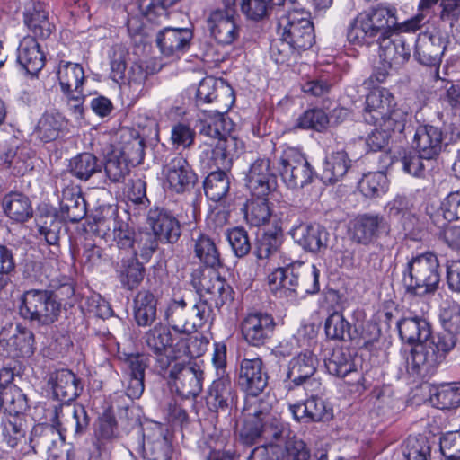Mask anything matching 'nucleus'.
Returning <instances> with one entry per match:
<instances>
[{"label":"nucleus","instance_id":"nucleus-22","mask_svg":"<svg viewBox=\"0 0 460 460\" xmlns=\"http://www.w3.org/2000/svg\"><path fill=\"white\" fill-rule=\"evenodd\" d=\"M166 183L176 193L189 190L196 182L197 175L189 162L181 155L172 158L163 170Z\"/></svg>","mask_w":460,"mask_h":460},{"label":"nucleus","instance_id":"nucleus-16","mask_svg":"<svg viewBox=\"0 0 460 460\" xmlns=\"http://www.w3.org/2000/svg\"><path fill=\"white\" fill-rule=\"evenodd\" d=\"M447 136L442 128L429 124L420 125L413 137V146L427 162L435 161L447 147Z\"/></svg>","mask_w":460,"mask_h":460},{"label":"nucleus","instance_id":"nucleus-10","mask_svg":"<svg viewBox=\"0 0 460 460\" xmlns=\"http://www.w3.org/2000/svg\"><path fill=\"white\" fill-rule=\"evenodd\" d=\"M143 345L147 355L155 360V367L161 375L166 374L175 357L170 351L173 346V336L170 328L161 323H156L143 335Z\"/></svg>","mask_w":460,"mask_h":460},{"label":"nucleus","instance_id":"nucleus-27","mask_svg":"<svg viewBox=\"0 0 460 460\" xmlns=\"http://www.w3.org/2000/svg\"><path fill=\"white\" fill-rule=\"evenodd\" d=\"M49 384L51 385L53 396L64 403L74 401L83 391L81 379L68 369L51 373Z\"/></svg>","mask_w":460,"mask_h":460},{"label":"nucleus","instance_id":"nucleus-30","mask_svg":"<svg viewBox=\"0 0 460 460\" xmlns=\"http://www.w3.org/2000/svg\"><path fill=\"white\" fill-rule=\"evenodd\" d=\"M120 261L117 264V273L124 288L133 290L137 288L144 279L145 268L137 258V251H131L128 254L119 252Z\"/></svg>","mask_w":460,"mask_h":460},{"label":"nucleus","instance_id":"nucleus-26","mask_svg":"<svg viewBox=\"0 0 460 460\" xmlns=\"http://www.w3.org/2000/svg\"><path fill=\"white\" fill-rule=\"evenodd\" d=\"M236 397L230 376H221L209 386L206 402L211 411H226L235 403Z\"/></svg>","mask_w":460,"mask_h":460},{"label":"nucleus","instance_id":"nucleus-57","mask_svg":"<svg viewBox=\"0 0 460 460\" xmlns=\"http://www.w3.org/2000/svg\"><path fill=\"white\" fill-rule=\"evenodd\" d=\"M388 179L382 172L364 174L358 183L362 194L367 198H376L388 190Z\"/></svg>","mask_w":460,"mask_h":460},{"label":"nucleus","instance_id":"nucleus-9","mask_svg":"<svg viewBox=\"0 0 460 460\" xmlns=\"http://www.w3.org/2000/svg\"><path fill=\"white\" fill-rule=\"evenodd\" d=\"M279 172L289 189H302L311 183L314 172L304 155L296 148L288 147L278 159Z\"/></svg>","mask_w":460,"mask_h":460},{"label":"nucleus","instance_id":"nucleus-23","mask_svg":"<svg viewBox=\"0 0 460 460\" xmlns=\"http://www.w3.org/2000/svg\"><path fill=\"white\" fill-rule=\"evenodd\" d=\"M147 223L161 241L174 243L181 234V227L177 218L163 208H151L147 214Z\"/></svg>","mask_w":460,"mask_h":460},{"label":"nucleus","instance_id":"nucleus-31","mask_svg":"<svg viewBox=\"0 0 460 460\" xmlns=\"http://www.w3.org/2000/svg\"><path fill=\"white\" fill-rule=\"evenodd\" d=\"M394 105V98L387 89H374L366 99L364 119L367 123L379 122L391 112Z\"/></svg>","mask_w":460,"mask_h":460},{"label":"nucleus","instance_id":"nucleus-14","mask_svg":"<svg viewBox=\"0 0 460 460\" xmlns=\"http://www.w3.org/2000/svg\"><path fill=\"white\" fill-rule=\"evenodd\" d=\"M0 348L12 358H29L35 350L34 334L22 324L4 326L0 331Z\"/></svg>","mask_w":460,"mask_h":460},{"label":"nucleus","instance_id":"nucleus-48","mask_svg":"<svg viewBox=\"0 0 460 460\" xmlns=\"http://www.w3.org/2000/svg\"><path fill=\"white\" fill-rule=\"evenodd\" d=\"M230 183V178L225 171L211 172L203 183L207 198L215 202L222 200L229 192Z\"/></svg>","mask_w":460,"mask_h":460},{"label":"nucleus","instance_id":"nucleus-15","mask_svg":"<svg viewBox=\"0 0 460 460\" xmlns=\"http://www.w3.org/2000/svg\"><path fill=\"white\" fill-rule=\"evenodd\" d=\"M276 323L268 313L248 314L241 323V332L245 341L254 347L266 344L273 336Z\"/></svg>","mask_w":460,"mask_h":460},{"label":"nucleus","instance_id":"nucleus-38","mask_svg":"<svg viewBox=\"0 0 460 460\" xmlns=\"http://www.w3.org/2000/svg\"><path fill=\"white\" fill-rule=\"evenodd\" d=\"M157 300L149 290H140L133 300L134 318L138 326H149L156 319Z\"/></svg>","mask_w":460,"mask_h":460},{"label":"nucleus","instance_id":"nucleus-17","mask_svg":"<svg viewBox=\"0 0 460 460\" xmlns=\"http://www.w3.org/2000/svg\"><path fill=\"white\" fill-rule=\"evenodd\" d=\"M63 442L60 430L53 425L37 424L30 431L29 444L25 448L27 455L45 451L49 458L58 460Z\"/></svg>","mask_w":460,"mask_h":460},{"label":"nucleus","instance_id":"nucleus-52","mask_svg":"<svg viewBox=\"0 0 460 460\" xmlns=\"http://www.w3.org/2000/svg\"><path fill=\"white\" fill-rule=\"evenodd\" d=\"M243 211L246 222L252 226L265 225L271 217V209L265 197H256L249 200Z\"/></svg>","mask_w":460,"mask_h":460},{"label":"nucleus","instance_id":"nucleus-40","mask_svg":"<svg viewBox=\"0 0 460 460\" xmlns=\"http://www.w3.org/2000/svg\"><path fill=\"white\" fill-rule=\"evenodd\" d=\"M58 77L61 89L66 95L83 92L84 72L79 64L61 61Z\"/></svg>","mask_w":460,"mask_h":460},{"label":"nucleus","instance_id":"nucleus-54","mask_svg":"<svg viewBox=\"0 0 460 460\" xmlns=\"http://www.w3.org/2000/svg\"><path fill=\"white\" fill-rule=\"evenodd\" d=\"M64 125L60 114L45 113L39 120L34 134L40 141L48 143L58 138Z\"/></svg>","mask_w":460,"mask_h":460},{"label":"nucleus","instance_id":"nucleus-53","mask_svg":"<svg viewBox=\"0 0 460 460\" xmlns=\"http://www.w3.org/2000/svg\"><path fill=\"white\" fill-rule=\"evenodd\" d=\"M194 241V252L201 262L213 269L221 266L219 252L209 236L199 234Z\"/></svg>","mask_w":460,"mask_h":460},{"label":"nucleus","instance_id":"nucleus-2","mask_svg":"<svg viewBox=\"0 0 460 460\" xmlns=\"http://www.w3.org/2000/svg\"><path fill=\"white\" fill-rule=\"evenodd\" d=\"M420 19L398 22L397 9L389 4H379L358 13L348 28V40L358 45L377 43L394 32H410Z\"/></svg>","mask_w":460,"mask_h":460},{"label":"nucleus","instance_id":"nucleus-41","mask_svg":"<svg viewBox=\"0 0 460 460\" xmlns=\"http://www.w3.org/2000/svg\"><path fill=\"white\" fill-rule=\"evenodd\" d=\"M0 161L15 176L23 175L33 168L31 157L24 146L7 147L0 155Z\"/></svg>","mask_w":460,"mask_h":460},{"label":"nucleus","instance_id":"nucleus-50","mask_svg":"<svg viewBox=\"0 0 460 460\" xmlns=\"http://www.w3.org/2000/svg\"><path fill=\"white\" fill-rule=\"evenodd\" d=\"M324 365L329 374L340 378H343L355 371V365L350 353L341 348L334 349L331 356L325 359Z\"/></svg>","mask_w":460,"mask_h":460},{"label":"nucleus","instance_id":"nucleus-39","mask_svg":"<svg viewBox=\"0 0 460 460\" xmlns=\"http://www.w3.org/2000/svg\"><path fill=\"white\" fill-rule=\"evenodd\" d=\"M137 444L148 460H168L170 457L171 446L160 429L149 434L146 440L145 434H142L137 438Z\"/></svg>","mask_w":460,"mask_h":460},{"label":"nucleus","instance_id":"nucleus-7","mask_svg":"<svg viewBox=\"0 0 460 460\" xmlns=\"http://www.w3.org/2000/svg\"><path fill=\"white\" fill-rule=\"evenodd\" d=\"M61 303L58 296L47 289H30L19 299V315L37 326H49L58 320Z\"/></svg>","mask_w":460,"mask_h":460},{"label":"nucleus","instance_id":"nucleus-49","mask_svg":"<svg viewBox=\"0 0 460 460\" xmlns=\"http://www.w3.org/2000/svg\"><path fill=\"white\" fill-rule=\"evenodd\" d=\"M230 93L232 89L224 84L223 81H217L214 77H206L202 79L197 89V102L210 103L213 102H219L222 95Z\"/></svg>","mask_w":460,"mask_h":460},{"label":"nucleus","instance_id":"nucleus-44","mask_svg":"<svg viewBox=\"0 0 460 460\" xmlns=\"http://www.w3.org/2000/svg\"><path fill=\"white\" fill-rule=\"evenodd\" d=\"M351 166V160L345 151H338L326 157L323 179L329 183H335L344 177Z\"/></svg>","mask_w":460,"mask_h":460},{"label":"nucleus","instance_id":"nucleus-1","mask_svg":"<svg viewBox=\"0 0 460 460\" xmlns=\"http://www.w3.org/2000/svg\"><path fill=\"white\" fill-rule=\"evenodd\" d=\"M397 328L402 341L414 344L406 357L407 372L413 378L433 376L456 345L450 333L432 335L429 323L421 316L403 317L397 322Z\"/></svg>","mask_w":460,"mask_h":460},{"label":"nucleus","instance_id":"nucleus-4","mask_svg":"<svg viewBox=\"0 0 460 460\" xmlns=\"http://www.w3.org/2000/svg\"><path fill=\"white\" fill-rule=\"evenodd\" d=\"M319 270L314 265L294 262L279 267L269 275L270 291L279 298L294 302L296 297L319 291Z\"/></svg>","mask_w":460,"mask_h":460},{"label":"nucleus","instance_id":"nucleus-21","mask_svg":"<svg viewBox=\"0 0 460 460\" xmlns=\"http://www.w3.org/2000/svg\"><path fill=\"white\" fill-rule=\"evenodd\" d=\"M317 358L312 351L305 350L294 357L288 367L287 378L290 388L293 386L305 385L308 390L313 386H319L320 383L312 379L316 371Z\"/></svg>","mask_w":460,"mask_h":460},{"label":"nucleus","instance_id":"nucleus-59","mask_svg":"<svg viewBox=\"0 0 460 460\" xmlns=\"http://www.w3.org/2000/svg\"><path fill=\"white\" fill-rule=\"evenodd\" d=\"M350 329V323L339 312L329 315L324 324L325 333L332 340L348 341L352 339Z\"/></svg>","mask_w":460,"mask_h":460},{"label":"nucleus","instance_id":"nucleus-13","mask_svg":"<svg viewBox=\"0 0 460 460\" xmlns=\"http://www.w3.org/2000/svg\"><path fill=\"white\" fill-rule=\"evenodd\" d=\"M224 8L213 10L208 19L211 35L223 45L233 43L239 37V27L235 22V0H223Z\"/></svg>","mask_w":460,"mask_h":460},{"label":"nucleus","instance_id":"nucleus-36","mask_svg":"<svg viewBox=\"0 0 460 460\" xmlns=\"http://www.w3.org/2000/svg\"><path fill=\"white\" fill-rule=\"evenodd\" d=\"M153 74L144 62H136L125 75L124 91L132 100H137L147 93L150 89L148 76Z\"/></svg>","mask_w":460,"mask_h":460},{"label":"nucleus","instance_id":"nucleus-47","mask_svg":"<svg viewBox=\"0 0 460 460\" xmlns=\"http://www.w3.org/2000/svg\"><path fill=\"white\" fill-rule=\"evenodd\" d=\"M429 401L433 406L441 410L456 408L460 404V385L445 384L430 391Z\"/></svg>","mask_w":460,"mask_h":460},{"label":"nucleus","instance_id":"nucleus-64","mask_svg":"<svg viewBox=\"0 0 460 460\" xmlns=\"http://www.w3.org/2000/svg\"><path fill=\"white\" fill-rule=\"evenodd\" d=\"M439 7V19L449 23L460 41V0H442Z\"/></svg>","mask_w":460,"mask_h":460},{"label":"nucleus","instance_id":"nucleus-19","mask_svg":"<svg viewBox=\"0 0 460 460\" xmlns=\"http://www.w3.org/2000/svg\"><path fill=\"white\" fill-rule=\"evenodd\" d=\"M246 186L254 197H266L277 188V175L269 158L254 161L246 175Z\"/></svg>","mask_w":460,"mask_h":460},{"label":"nucleus","instance_id":"nucleus-35","mask_svg":"<svg viewBox=\"0 0 460 460\" xmlns=\"http://www.w3.org/2000/svg\"><path fill=\"white\" fill-rule=\"evenodd\" d=\"M385 227L383 217L364 214L357 217L352 226V238L358 243L368 244L378 237L379 232Z\"/></svg>","mask_w":460,"mask_h":460},{"label":"nucleus","instance_id":"nucleus-43","mask_svg":"<svg viewBox=\"0 0 460 460\" xmlns=\"http://www.w3.org/2000/svg\"><path fill=\"white\" fill-rule=\"evenodd\" d=\"M3 208L4 213L16 222H24L33 215L29 198L18 192L10 193L4 198Z\"/></svg>","mask_w":460,"mask_h":460},{"label":"nucleus","instance_id":"nucleus-24","mask_svg":"<svg viewBox=\"0 0 460 460\" xmlns=\"http://www.w3.org/2000/svg\"><path fill=\"white\" fill-rule=\"evenodd\" d=\"M30 424L22 415H8L2 420V441L8 447L18 449L27 455L25 446L29 444Z\"/></svg>","mask_w":460,"mask_h":460},{"label":"nucleus","instance_id":"nucleus-8","mask_svg":"<svg viewBox=\"0 0 460 460\" xmlns=\"http://www.w3.org/2000/svg\"><path fill=\"white\" fill-rule=\"evenodd\" d=\"M232 128L231 121L222 113H217L199 119V134L217 142L212 151V159L217 167L223 169L232 165L234 157L238 151V140L230 133Z\"/></svg>","mask_w":460,"mask_h":460},{"label":"nucleus","instance_id":"nucleus-32","mask_svg":"<svg viewBox=\"0 0 460 460\" xmlns=\"http://www.w3.org/2000/svg\"><path fill=\"white\" fill-rule=\"evenodd\" d=\"M24 23L32 33L34 39L45 40L55 30L53 22L49 21V10L45 4L37 2L28 7L24 12Z\"/></svg>","mask_w":460,"mask_h":460},{"label":"nucleus","instance_id":"nucleus-42","mask_svg":"<svg viewBox=\"0 0 460 460\" xmlns=\"http://www.w3.org/2000/svg\"><path fill=\"white\" fill-rule=\"evenodd\" d=\"M165 320L176 332L190 333L195 331V323L191 322L187 304L183 299L174 300L169 304L165 311Z\"/></svg>","mask_w":460,"mask_h":460},{"label":"nucleus","instance_id":"nucleus-12","mask_svg":"<svg viewBox=\"0 0 460 460\" xmlns=\"http://www.w3.org/2000/svg\"><path fill=\"white\" fill-rule=\"evenodd\" d=\"M447 38L437 28L425 31L416 40L414 57L423 66L434 67L432 76L440 79L438 67L447 48Z\"/></svg>","mask_w":460,"mask_h":460},{"label":"nucleus","instance_id":"nucleus-61","mask_svg":"<svg viewBox=\"0 0 460 460\" xmlns=\"http://www.w3.org/2000/svg\"><path fill=\"white\" fill-rule=\"evenodd\" d=\"M119 408V421L126 432L135 431L139 438L143 434V429L140 420L139 410L131 405L118 406Z\"/></svg>","mask_w":460,"mask_h":460},{"label":"nucleus","instance_id":"nucleus-33","mask_svg":"<svg viewBox=\"0 0 460 460\" xmlns=\"http://www.w3.org/2000/svg\"><path fill=\"white\" fill-rule=\"evenodd\" d=\"M192 36V31L189 29L168 27L157 34L156 42L161 52L169 57L185 51Z\"/></svg>","mask_w":460,"mask_h":460},{"label":"nucleus","instance_id":"nucleus-46","mask_svg":"<svg viewBox=\"0 0 460 460\" xmlns=\"http://www.w3.org/2000/svg\"><path fill=\"white\" fill-rule=\"evenodd\" d=\"M283 243L281 230L267 231L258 236L254 253L260 260L279 257Z\"/></svg>","mask_w":460,"mask_h":460},{"label":"nucleus","instance_id":"nucleus-60","mask_svg":"<svg viewBox=\"0 0 460 460\" xmlns=\"http://www.w3.org/2000/svg\"><path fill=\"white\" fill-rule=\"evenodd\" d=\"M0 394L1 406L4 407L9 415H21L27 409L26 396L16 385L0 391Z\"/></svg>","mask_w":460,"mask_h":460},{"label":"nucleus","instance_id":"nucleus-29","mask_svg":"<svg viewBox=\"0 0 460 460\" xmlns=\"http://www.w3.org/2000/svg\"><path fill=\"white\" fill-rule=\"evenodd\" d=\"M45 55L34 37H24L17 49V62L28 75L35 76L45 66Z\"/></svg>","mask_w":460,"mask_h":460},{"label":"nucleus","instance_id":"nucleus-5","mask_svg":"<svg viewBox=\"0 0 460 460\" xmlns=\"http://www.w3.org/2000/svg\"><path fill=\"white\" fill-rule=\"evenodd\" d=\"M246 411L252 419L245 422L240 432L244 443L252 444L256 438L276 439L290 435L288 427L273 411L268 398H260L250 402Z\"/></svg>","mask_w":460,"mask_h":460},{"label":"nucleus","instance_id":"nucleus-37","mask_svg":"<svg viewBox=\"0 0 460 460\" xmlns=\"http://www.w3.org/2000/svg\"><path fill=\"white\" fill-rule=\"evenodd\" d=\"M119 146L115 149L120 156L125 158L132 165L139 164L145 155V140L138 132L126 128L120 132Z\"/></svg>","mask_w":460,"mask_h":460},{"label":"nucleus","instance_id":"nucleus-45","mask_svg":"<svg viewBox=\"0 0 460 460\" xmlns=\"http://www.w3.org/2000/svg\"><path fill=\"white\" fill-rule=\"evenodd\" d=\"M103 163L92 153L84 152L70 160L69 171L81 181H88L94 173L102 171Z\"/></svg>","mask_w":460,"mask_h":460},{"label":"nucleus","instance_id":"nucleus-18","mask_svg":"<svg viewBox=\"0 0 460 460\" xmlns=\"http://www.w3.org/2000/svg\"><path fill=\"white\" fill-rule=\"evenodd\" d=\"M295 243L305 252L323 254L331 248V234L319 224H300L291 230Z\"/></svg>","mask_w":460,"mask_h":460},{"label":"nucleus","instance_id":"nucleus-20","mask_svg":"<svg viewBox=\"0 0 460 460\" xmlns=\"http://www.w3.org/2000/svg\"><path fill=\"white\" fill-rule=\"evenodd\" d=\"M268 379V373L261 358L241 360L238 384L248 395L257 397L266 388Z\"/></svg>","mask_w":460,"mask_h":460},{"label":"nucleus","instance_id":"nucleus-56","mask_svg":"<svg viewBox=\"0 0 460 460\" xmlns=\"http://www.w3.org/2000/svg\"><path fill=\"white\" fill-rule=\"evenodd\" d=\"M36 225L39 234L44 237L48 244L57 245L58 243L62 223L56 214L49 212L37 216Z\"/></svg>","mask_w":460,"mask_h":460},{"label":"nucleus","instance_id":"nucleus-58","mask_svg":"<svg viewBox=\"0 0 460 460\" xmlns=\"http://www.w3.org/2000/svg\"><path fill=\"white\" fill-rule=\"evenodd\" d=\"M62 217L73 223L79 222L86 215V203L80 195L65 193L60 203Z\"/></svg>","mask_w":460,"mask_h":460},{"label":"nucleus","instance_id":"nucleus-62","mask_svg":"<svg viewBox=\"0 0 460 460\" xmlns=\"http://www.w3.org/2000/svg\"><path fill=\"white\" fill-rule=\"evenodd\" d=\"M130 163L120 156L116 151H112L107 157L104 170L108 178L113 182L122 181L128 173Z\"/></svg>","mask_w":460,"mask_h":460},{"label":"nucleus","instance_id":"nucleus-6","mask_svg":"<svg viewBox=\"0 0 460 460\" xmlns=\"http://www.w3.org/2000/svg\"><path fill=\"white\" fill-rule=\"evenodd\" d=\"M439 281V261L438 256L431 252L412 257L403 270L406 290L416 296L434 293Z\"/></svg>","mask_w":460,"mask_h":460},{"label":"nucleus","instance_id":"nucleus-55","mask_svg":"<svg viewBox=\"0 0 460 460\" xmlns=\"http://www.w3.org/2000/svg\"><path fill=\"white\" fill-rule=\"evenodd\" d=\"M224 279L221 278L216 271L197 268L191 272V285L199 293L201 298H204L217 288V284L221 285Z\"/></svg>","mask_w":460,"mask_h":460},{"label":"nucleus","instance_id":"nucleus-63","mask_svg":"<svg viewBox=\"0 0 460 460\" xmlns=\"http://www.w3.org/2000/svg\"><path fill=\"white\" fill-rule=\"evenodd\" d=\"M432 162H427L420 154H408L402 158V169L405 172L416 178H427L429 175V166Z\"/></svg>","mask_w":460,"mask_h":460},{"label":"nucleus","instance_id":"nucleus-11","mask_svg":"<svg viewBox=\"0 0 460 460\" xmlns=\"http://www.w3.org/2000/svg\"><path fill=\"white\" fill-rule=\"evenodd\" d=\"M166 373L170 385L181 397L196 398L202 391L204 373L197 363L175 361Z\"/></svg>","mask_w":460,"mask_h":460},{"label":"nucleus","instance_id":"nucleus-51","mask_svg":"<svg viewBox=\"0 0 460 460\" xmlns=\"http://www.w3.org/2000/svg\"><path fill=\"white\" fill-rule=\"evenodd\" d=\"M405 460H430L431 445L426 436H410L402 444Z\"/></svg>","mask_w":460,"mask_h":460},{"label":"nucleus","instance_id":"nucleus-28","mask_svg":"<svg viewBox=\"0 0 460 460\" xmlns=\"http://www.w3.org/2000/svg\"><path fill=\"white\" fill-rule=\"evenodd\" d=\"M289 411L298 421H328L332 416V408L320 397L312 395L304 402L291 404Z\"/></svg>","mask_w":460,"mask_h":460},{"label":"nucleus","instance_id":"nucleus-25","mask_svg":"<svg viewBox=\"0 0 460 460\" xmlns=\"http://www.w3.org/2000/svg\"><path fill=\"white\" fill-rule=\"evenodd\" d=\"M377 44L380 59L388 67L398 68L411 57V45L400 32H394L393 36L384 38Z\"/></svg>","mask_w":460,"mask_h":460},{"label":"nucleus","instance_id":"nucleus-34","mask_svg":"<svg viewBox=\"0 0 460 460\" xmlns=\"http://www.w3.org/2000/svg\"><path fill=\"white\" fill-rule=\"evenodd\" d=\"M97 225L98 231L103 232L104 235L107 234L104 231L105 227L108 231L112 228L113 241L124 254H128L131 251H136L133 247L135 243V232L128 223L119 219L117 217H111L99 220Z\"/></svg>","mask_w":460,"mask_h":460},{"label":"nucleus","instance_id":"nucleus-3","mask_svg":"<svg viewBox=\"0 0 460 460\" xmlns=\"http://www.w3.org/2000/svg\"><path fill=\"white\" fill-rule=\"evenodd\" d=\"M279 39L270 44V56L278 64L296 63L302 51L314 42V26L306 14L298 11L289 12L279 22Z\"/></svg>","mask_w":460,"mask_h":460}]
</instances>
